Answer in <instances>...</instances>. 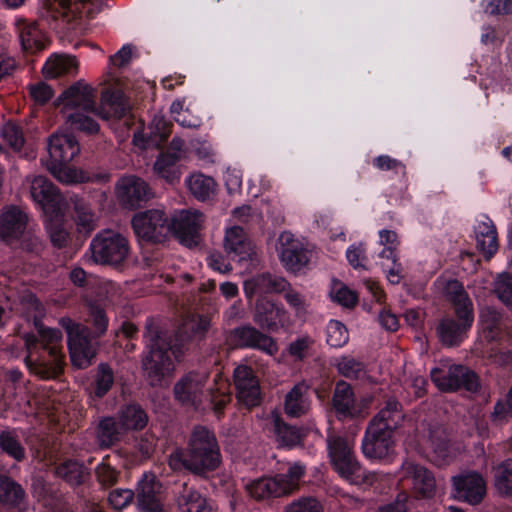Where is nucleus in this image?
<instances>
[{"instance_id":"nucleus-1","label":"nucleus","mask_w":512,"mask_h":512,"mask_svg":"<svg viewBox=\"0 0 512 512\" xmlns=\"http://www.w3.org/2000/svg\"><path fill=\"white\" fill-rule=\"evenodd\" d=\"M96 90L83 80H79L65 89L55 101L64 115L66 123L74 130L87 134L98 133L100 127L94 117L107 120L111 116L122 117L126 108L123 105L109 104L110 110L97 106Z\"/></svg>"},{"instance_id":"nucleus-2","label":"nucleus","mask_w":512,"mask_h":512,"mask_svg":"<svg viewBox=\"0 0 512 512\" xmlns=\"http://www.w3.org/2000/svg\"><path fill=\"white\" fill-rule=\"evenodd\" d=\"M220 463L221 452L216 436L204 426L192 430L186 452L177 449L168 458L172 470L186 469L199 475L216 470Z\"/></svg>"},{"instance_id":"nucleus-3","label":"nucleus","mask_w":512,"mask_h":512,"mask_svg":"<svg viewBox=\"0 0 512 512\" xmlns=\"http://www.w3.org/2000/svg\"><path fill=\"white\" fill-rule=\"evenodd\" d=\"M144 338L149 349L148 354L142 359L144 376L150 385H161L173 371L169 352L174 354L175 347L168 332L152 319L146 322Z\"/></svg>"},{"instance_id":"nucleus-4","label":"nucleus","mask_w":512,"mask_h":512,"mask_svg":"<svg viewBox=\"0 0 512 512\" xmlns=\"http://www.w3.org/2000/svg\"><path fill=\"white\" fill-rule=\"evenodd\" d=\"M306 473V467L295 462L290 464L286 473L274 477L260 478L246 485V491L255 500H265L289 496L300 488V481Z\"/></svg>"},{"instance_id":"nucleus-5","label":"nucleus","mask_w":512,"mask_h":512,"mask_svg":"<svg viewBox=\"0 0 512 512\" xmlns=\"http://www.w3.org/2000/svg\"><path fill=\"white\" fill-rule=\"evenodd\" d=\"M327 447L331 463L337 473L353 484L376 480L375 473H365L353 452V442L336 434H329Z\"/></svg>"},{"instance_id":"nucleus-6","label":"nucleus","mask_w":512,"mask_h":512,"mask_svg":"<svg viewBox=\"0 0 512 512\" xmlns=\"http://www.w3.org/2000/svg\"><path fill=\"white\" fill-rule=\"evenodd\" d=\"M89 250L94 263L117 266L128 258L130 246L122 234L104 230L92 239Z\"/></svg>"},{"instance_id":"nucleus-7","label":"nucleus","mask_w":512,"mask_h":512,"mask_svg":"<svg viewBox=\"0 0 512 512\" xmlns=\"http://www.w3.org/2000/svg\"><path fill=\"white\" fill-rule=\"evenodd\" d=\"M59 324L67 333L72 365L79 369L89 367L97 351L96 344L90 337L89 329L82 324L75 323L68 317L61 318Z\"/></svg>"},{"instance_id":"nucleus-8","label":"nucleus","mask_w":512,"mask_h":512,"mask_svg":"<svg viewBox=\"0 0 512 512\" xmlns=\"http://www.w3.org/2000/svg\"><path fill=\"white\" fill-rule=\"evenodd\" d=\"M43 349L48 351L49 361L43 360L35 366V374L41 378L57 377L62 372L63 354L61 351L62 333L58 329L45 328L41 323L35 326Z\"/></svg>"},{"instance_id":"nucleus-9","label":"nucleus","mask_w":512,"mask_h":512,"mask_svg":"<svg viewBox=\"0 0 512 512\" xmlns=\"http://www.w3.org/2000/svg\"><path fill=\"white\" fill-rule=\"evenodd\" d=\"M25 182L29 185L32 199L41 206L45 214L61 216L66 211L67 202L58 188L41 175L28 176Z\"/></svg>"},{"instance_id":"nucleus-10","label":"nucleus","mask_w":512,"mask_h":512,"mask_svg":"<svg viewBox=\"0 0 512 512\" xmlns=\"http://www.w3.org/2000/svg\"><path fill=\"white\" fill-rule=\"evenodd\" d=\"M399 484L409 487L418 496L430 498L435 494L436 481L433 474L423 465L407 458L398 470Z\"/></svg>"},{"instance_id":"nucleus-11","label":"nucleus","mask_w":512,"mask_h":512,"mask_svg":"<svg viewBox=\"0 0 512 512\" xmlns=\"http://www.w3.org/2000/svg\"><path fill=\"white\" fill-rule=\"evenodd\" d=\"M135 234L147 242H161L170 232L169 218L160 209L137 213L132 219Z\"/></svg>"},{"instance_id":"nucleus-12","label":"nucleus","mask_w":512,"mask_h":512,"mask_svg":"<svg viewBox=\"0 0 512 512\" xmlns=\"http://www.w3.org/2000/svg\"><path fill=\"white\" fill-rule=\"evenodd\" d=\"M27 222L28 216L21 209L16 206L5 207L0 214V238L10 242L24 235L29 243L25 244V241H23V247L27 250L36 249L40 242L30 232L25 233Z\"/></svg>"},{"instance_id":"nucleus-13","label":"nucleus","mask_w":512,"mask_h":512,"mask_svg":"<svg viewBox=\"0 0 512 512\" xmlns=\"http://www.w3.org/2000/svg\"><path fill=\"white\" fill-rule=\"evenodd\" d=\"M431 379L441 391L445 392L460 388L474 392L479 387L478 376L462 365H452L447 370L434 368L431 371Z\"/></svg>"},{"instance_id":"nucleus-14","label":"nucleus","mask_w":512,"mask_h":512,"mask_svg":"<svg viewBox=\"0 0 512 512\" xmlns=\"http://www.w3.org/2000/svg\"><path fill=\"white\" fill-rule=\"evenodd\" d=\"M394 433L368 424L362 440V452L366 458L389 461L395 454Z\"/></svg>"},{"instance_id":"nucleus-15","label":"nucleus","mask_w":512,"mask_h":512,"mask_svg":"<svg viewBox=\"0 0 512 512\" xmlns=\"http://www.w3.org/2000/svg\"><path fill=\"white\" fill-rule=\"evenodd\" d=\"M278 252L282 265L289 272L298 273L309 263L308 250L289 231H284L279 235Z\"/></svg>"},{"instance_id":"nucleus-16","label":"nucleus","mask_w":512,"mask_h":512,"mask_svg":"<svg viewBox=\"0 0 512 512\" xmlns=\"http://www.w3.org/2000/svg\"><path fill=\"white\" fill-rule=\"evenodd\" d=\"M169 224L170 232H173L182 244L191 247L198 243L199 231L204 224V216L197 210H182L172 217Z\"/></svg>"},{"instance_id":"nucleus-17","label":"nucleus","mask_w":512,"mask_h":512,"mask_svg":"<svg viewBox=\"0 0 512 512\" xmlns=\"http://www.w3.org/2000/svg\"><path fill=\"white\" fill-rule=\"evenodd\" d=\"M115 191L119 203L129 209L139 207L142 203L148 201L152 195L148 184L134 175L119 179Z\"/></svg>"},{"instance_id":"nucleus-18","label":"nucleus","mask_w":512,"mask_h":512,"mask_svg":"<svg viewBox=\"0 0 512 512\" xmlns=\"http://www.w3.org/2000/svg\"><path fill=\"white\" fill-rule=\"evenodd\" d=\"M233 377L238 401L248 408L259 405L260 385L253 369L246 365H240L235 368Z\"/></svg>"},{"instance_id":"nucleus-19","label":"nucleus","mask_w":512,"mask_h":512,"mask_svg":"<svg viewBox=\"0 0 512 512\" xmlns=\"http://www.w3.org/2000/svg\"><path fill=\"white\" fill-rule=\"evenodd\" d=\"M289 320L286 309L273 301L260 297L255 303L253 321L263 330L276 332L287 325Z\"/></svg>"},{"instance_id":"nucleus-20","label":"nucleus","mask_w":512,"mask_h":512,"mask_svg":"<svg viewBox=\"0 0 512 512\" xmlns=\"http://www.w3.org/2000/svg\"><path fill=\"white\" fill-rule=\"evenodd\" d=\"M455 497L469 504L480 503L486 495V483L483 477L470 472L453 477Z\"/></svg>"},{"instance_id":"nucleus-21","label":"nucleus","mask_w":512,"mask_h":512,"mask_svg":"<svg viewBox=\"0 0 512 512\" xmlns=\"http://www.w3.org/2000/svg\"><path fill=\"white\" fill-rule=\"evenodd\" d=\"M210 328V320L207 317L195 315L186 318L179 327L174 342V355L178 357L181 349L188 343L203 339Z\"/></svg>"},{"instance_id":"nucleus-22","label":"nucleus","mask_w":512,"mask_h":512,"mask_svg":"<svg viewBox=\"0 0 512 512\" xmlns=\"http://www.w3.org/2000/svg\"><path fill=\"white\" fill-rule=\"evenodd\" d=\"M232 340L236 346L258 349L269 355L278 351V346L271 337L250 325L234 329Z\"/></svg>"},{"instance_id":"nucleus-23","label":"nucleus","mask_w":512,"mask_h":512,"mask_svg":"<svg viewBox=\"0 0 512 512\" xmlns=\"http://www.w3.org/2000/svg\"><path fill=\"white\" fill-rule=\"evenodd\" d=\"M49 159L46 162L69 163L80 152V146L73 135L54 133L48 139Z\"/></svg>"},{"instance_id":"nucleus-24","label":"nucleus","mask_w":512,"mask_h":512,"mask_svg":"<svg viewBox=\"0 0 512 512\" xmlns=\"http://www.w3.org/2000/svg\"><path fill=\"white\" fill-rule=\"evenodd\" d=\"M161 484L152 474H145L138 484L137 505L143 512H161Z\"/></svg>"},{"instance_id":"nucleus-25","label":"nucleus","mask_w":512,"mask_h":512,"mask_svg":"<svg viewBox=\"0 0 512 512\" xmlns=\"http://www.w3.org/2000/svg\"><path fill=\"white\" fill-rule=\"evenodd\" d=\"M207 377L206 373H189L175 385L176 398L184 404L197 406L202 401Z\"/></svg>"},{"instance_id":"nucleus-26","label":"nucleus","mask_w":512,"mask_h":512,"mask_svg":"<svg viewBox=\"0 0 512 512\" xmlns=\"http://www.w3.org/2000/svg\"><path fill=\"white\" fill-rule=\"evenodd\" d=\"M457 317L459 322L453 319H444L437 328L442 343L447 346L458 345L474 320V315L471 312H469V318L464 315H457Z\"/></svg>"},{"instance_id":"nucleus-27","label":"nucleus","mask_w":512,"mask_h":512,"mask_svg":"<svg viewBox=\"0 0 512 512\" xmlns=\"http://www.w3.org/2000/svg\"><path fill=\"white\" fill-rule=\"evenodd\" d=\"M93 0H46L45 6L51 13V17H63L66 21H72L82 14H90Z\"/></svg>"},{"instance_id":"nucleus-28","label":"nucleus","mask_w":512,"mask_h":512,"mask_svg":"<svg viewBox=\"0 0 512 512\" xmlns=\"http://www.w3.org/2000/svg\"><path fill=\"white\" fill-rule=\"evenodd\" d=\"M332 404L336 412L343 417H360L364 416L361 409L356 405L355 395L352 387L345 381L337 382Z\"/></svg>"},{"instance_id":"nucleus-29","label":"nucleus","mask_w":512,"mask_h":512,"mask_svg":"<svg viewBox=\"0 0 512 512\" xmlns=\"http://www.w3.org/2000/svg\"><path fill=\"white\" fill-rule=\"evenodd\" d=\"M309 385L301 381L286 394L284 401L285 413L291 417H300L310 409Z\"/></svg>"},{"instance_id":"nucleus-30","label":"nucleus","mask_w":512,"mask_h":512,"mask_svg":"<svg viewBox=\"0 0 512 512\" xmlns=\"http://www.w3.org/2000/svg\"><path fill=\"white\" fill-rule=\"evenodd\" d=\"M72 204V218L79 233L90 234L98 226V218L90 205L77 195L69 198Z\"/></svg>"},{"instance_id":"nucleus-31","label":"nucleus","mask_w":512,"mask_h":512,"mask_svg":"<svg viewBox=\"0 0 512 512\" xmlns=\"http://www.w3.org/2000/svg\"><path fill=\"white\" fill-rule=\"evenodd\" d=\"M79 62L75 56L67 54H54L49 57L42 68L46 78L61 76H75L78 73Z\"/></svg>"},{"instance_id":"nucleus-32","label":"nucleus","mask_w":512,"mask_h":512,"mask_svg":"<svg viewBox=\"0 0 512 512\" xmlns=\"http://www.w3.org/2000/svg\"><path fill=\"white\" fill-rule=\"evenodd\" d=\"M403 420L401 404L395 399H389L369 424L394 433L402 425Z\"/></svg>"},{"instance_id":"nucleus-33","label":"nucleus","mask_w":512,"mask_h":512,"mask_svg":"<svg viewBox=\"0 0 512 512\" xmlns=\"http://www.w3.org/2000/svg\"><path fill=\"white\" fill-rule=\"evenodd\" d=\"M477 248L490 259L498 250L497 231L493 222L485 218L479 221L474 229Z\"/></svg>"},{"instance_id":"nucleus-34","label":"nucleus","mask_w":512,"mask_h":512,"mask_svg":"<svg viewBox=\"0 0 512 512\" xmlns=\"http://www.w3.org/2000/svg\"><path fill=\"white\" fill-rule=\"evenodd\" d=\"M224 246L227 252L237 255L240 261L252 259L255 254L254 246L241 227L235 226L226 231Z\"/></svg>"},{"instance_id":"nucleus-35","label":"nucleus","mask_w":512,"mask_h":512,"mask_svg":"<svg viewBox=\"0 0 512 512\" xmlns=\"http://www.w3.org/2000/svg\"><path fill=\"white\" fill-rule=\"evenodd\" d=\"M18 30L21 45L25 51L35 53L45 48L46 37L37 24L19 21Z\"/></svg>"},{"instance_id":"nucleus-36","label":"nucleus","mask_w":512,"mask_h":512,"mask_svg":"<svg viewBox=\"0 0 512 512\" xmlns=\"http://www.w3.org/2000/svg\"><path fill=\"white\" fill-rule=\"evenodd\" d=\"M46 169L60 183L65 185L79 184L88 181V176L80 169L68 163L44 162Z\"/></svg>"},{"instance_id":"nucleus-37","label":"nucleus","mask_w":512,"mask_h":512,"mask_svg":"<svg viewBox=\"0 0 512 512\" xmlns=\"http://www.w3.org/2000/svg\"><path fill=\"white\" fill-rule=\"evenodd\" d=\"M445 294L454 305L456 315L469 317V312L473 313V304L463 285L458 280H449L444 288Z\"/></svg>"},{"instance_id":"nucleus-38","label":"nucleus","mask_w":512,"mask_h":512,"mask_svg":"<svg viewBox=\"0 0 512 512\" xmlns=\"http://www.w3.org/2000/svg\"><path fill=\"white\" fill-rule=\"evenodd\" d=\"M176 502L180 512H210L206 499L186 484L182 485Z\"/></svg>"},{"instance_id":"nucleus-39","label":"nucleus","mask_w":512,"mask_h":512,"mask_svg":"<svg viewBox=\"0 0 512 512\" xmlns=\"http://www.w3.org/2000/svg\"><path fill=\"white\" fill-rule=\"evenodd\" d=\"M117 418L126 432L143 429L148 423L145 411L136 404L127 405L120 409Z\"/></svg>"},{"instance_id":"nucleus-40","label":"nucleus","mask_w":512,"mask_h":512,"mask_svg":"<svg viewBox=\"0 0 512 512\" xmlns=\"http://www.w3.org/2000/svg\"><path fill=\"white\" fill-rule=\"evenodd\" d=\"M191 194L198 200L205 201L214 196L217 190L215 180L202 173H194L186 180Z\"/></svg>"},{"instance_id":"nucleus-41","label":"nucleus","mask_w":512,"mask_h":512,"mask_svg":"<svg viewBox=\"0 0 512 512\" xmlns=\"http://www.w3.org/2000/svg\"><path fill=\"white\" fill-rule=\"evenodd\" d=\"M125 433L118 418L106 417L99 422L97 438L101 446L110 447Z\"/></svg>"},{"instance_id":"nucleus-42","label":"nucleus","mask_w":512,"mask_h":512,"mask_svg":"<svg viewBox=\"0 0 512 512\" xmlns=\"http://www.w3.org/2000/svg\"><path fill=\"white\" fill-rule=\"evenodd\" d=\"M49 220L46 224V230L52 244L55 247H65L69 241L70 234L64 223V215L56 216L55 214H46Z\"/></svg>"},{"instance_id":"nucleus-43","label":"nucleus","mask_w":512,"mask_h":512,"mask_svg":"<svg viewBox=\"0 0 512 512\" xmlns=\"http://www.w3.org/2000/svg\"><path fill=\"white\" fill-rule=\"evenodd\" d=\"M25 499V491L14 480L0 476V503L19 506Z\"/></svg>"},{"instance_id":"nucleus-44","label":"nucleus","mask_w":512,"mask_h":512,"mask_svg":"<svg viewBox=\"0 0 512 512\" xmlns=\"http://www.w3.org/2000/svg\"><path fill=\"white\" fill-rule=\"evenodd\" d=\"M494 486L505 496H512V460L508 459L494 468Z\"/></svg>"},{"instance_id":"nucleus-45","label":"nucleus","mask_w":512,"mask_h":512,"mask_svg":"<svg viewBox=\"0 0 512 512\" xmlns=\"http://www.w3.org/2000/svg\"><path fill=\"white\" fill-rule=\"evenodd\" d=\"M172 124L167 121L163 115H155L151 121L148 145L160 146L171 134Z\"/></svg>"},{"instance_id":"nucleus-46","label":"nucleus","mask_w":512,"mask_h":512,"mask_svg":"<svg viewBox=\"0 0 512 512\" xmlns=\"http://www.w3.org/2000/svg\"><path fill=\"white\" fill-rule=\"evenodd\" d=\"M179 159L180 156L175 153L160 154L154 163L155 173L169 182L174 181L178 178L175 164Z\"/></svg>"},{"instance_id":"nucleus-47","label":"nucleus","mask_w":512,"mask_h":512,"mask_svg":"<svg viewBox=\"0 0 512 512\" xmlns=\"http://www.w3.org/2000/svg\"><path fill=\"white\" fill-rule=\"evenodd\" d=\"M94 383L95 396L98 398L105 396L114 383V373L112 368L105 363L98 365L96 374L94 376Z\"/></svg>"},{"instance_id":"nucleus-48","label":"nucleus","mask_w":512,"mask_h":512,"mask_svg":"<svg viewBox=\"0 0 512 512\" xmlns=\"http://www.w3.org/2000/svg\"><path fill=\"white\" fill-rule=\"evenodd\" d=\"M0 447L17 461H21L25 457V449L14 431H2L0 433Z\"/></svg>"},{"instance_id":"nucleus-49","label":"nucleus","mask_w":512,"mask_h":512,"mask_svg":"<svg viewBox=\"0 0 512 512\" xmlns=\"http://www.w3.org/2000/svg\"><path fill=\"white\" fill-rule=\"evenodd\" d=\"M330 297L334 302L346 308H352L358 302L357 293L349 289L340 281H333L330 290Z\"/></svg>"},{"instance_id":"nucleus-50","label":"nucleus","mask_w":512,"mask_h":512,"mask_svg":"<svg viewBox=\"0 0 512 512\" xmlns=\"http://www.w3.org/2000/svg\"><path fill=\"white\" fill-rule=\"evenodd\" d=\"M274 428L277 440L284 446H295L300 443V432L296 427L289 426L281 421L279 417L274 420Z\"/></svg>"},{"instance_id":"nucleus-51","label":"nucleus","mask_w":512,"mask_h":512,"mask_svg":"<svg viewBox=\"0 0 512 512\" xmlns=\"http://www.w3.org/2000/svg\"><path fill=\"white\" fill-rule=\"evenodd\" d=\"M480 322L484 331H488V337L495 339L501 330L502 316L492 307H486L481 311Z\"/></svg>"},{"instance_id":"nucleus-52","label":"nucleus","mask_w":512,"mask_h":512,"mask_svg":"<svg viewBox=\"0 0 512 512\" xmlns=\"http://www.w3.org/2000/svg\"><path fill=\"white\" fill-rule=\"evenodd\" d=\"M338 372L346 378L358 379L364 376V364L351 356H343L337 360Z\"/></svg>"},{"instance_id":"nucleus-53","label":"nucleus","mask_w":512,"mask_h":512,"mask_svg":"<svg viewBox=\"0 0 512 512\" xmlns=\"http://www.w3.org/2000/svg\"><path fill=\"white\" fill-rule=\"evenodd\" d=\"M56 473L59 477L66 480L71 485H79L83 482L85 472L83 467L77 462L68 461L58 466Z\"/></svg>"},{"instance_id":"nucleus-54","label":"nucleus","mask_w":512,"mask_h":512,"mask_svg":"<svg viewBox=\"0 0 512 512\" xmlns=\"http://www.w3.org/2000/svg\"><path fill=\"white\" fill-rule=\"evenodd\" d=\"M379 243L384 246L382 251L379 253L380 258L395 257V254H399L398 248L400 240L395 231L387 229L380 230Z\"/></svg>"},{"instance_id":"nucleus-55","label":"nucleus","mask_w":512,"mask_h":512,"mask_svg":"<svg viewBox=\"0 0 512 512\" xmlns=\"http://www.w3.org/2000/svg\"><path fill=\"white\" fill-rule=\"evenodd\" d=\"M349 339L346 327L337 320H331L327 325V343L331 347H342Z\"/></svg>"},{"instance_id":"nucleus-56","label":"nucleus","mask_w":512,"mask_h":512,"mask_svg":"<svg viewBox=\"0 0 512 512\" xmlns=\"http://www.w3.org/2000/svg\"><path fill=\"white\" fill-rule=\"evenodd\" d=\"M494 292L498 299L512 310V276L501 274L494 284Z\"/></svg>"},{"instance_id":"nucleus-57","label":"nucleus","mask_w":512,"mask_h":512,"mask_svg":"<svg viewBox=\"0 0 512 512\" xmlns=\"http://www.w3.org/2000/svg\"><path fill=\"white\" fill-rule=\"evenodd\" d=\"M284 512H324L323 505L315 497H300L285 506Z\"/></svg>"},{"instance_id":"nucleus-58","label":"nucleus","mask_w":512,"mask_h":512,"mask_svg":"<svg viewBox=\"0 0 512 512\" xmlns=\"http://www.w3.org/2000/svg\"><path fill=\"white\" fill-rule=\"evenodd\" d=\"M382 261L381 266L386 274L388 281L391 284H399L403 278V267L399 261V254H395V257H385L381 258Z\"/></svg>"},{"instance_id":"nucleus-59","label":"nucleus","mask_w":512,"mask_h":512,"mask_svg":"<svg viewBox=\"0 0 512 512\" xmlns=\"http://www.w3.org/2000/svg\"><path fill=\"white\" fill-rule=\"evenodd\" d=\"M3 139L15 150H20L24 144V137L20 127L13 123L7 122L1 128Z\"/></svg>"},{"instance_id":"nucleus-60","label":"nucleus","mask_w":512,"mask_h":512,"mask_svg":"<svg viewBox=\"0 0 512 512\" xmlns=\"http://www.w3.org/2000/svg\"><path fill=\"white\" fill-rule=\"evenodd\" d=\"M431 447L436 456L446 461L450 457L449 443L446 439V435L442 429H437L430 434Z\"/></svg>"},{"instance_id":"nucleus-61","label":"nucleus","mask_w":512,"mask_h":512,"mask_svg":"<svg viewBox=\"0 0 512 512\" xmlns=\"http://www.w3.org/2000/svg\"><path fill=\"white\" fill-rule=\"evenodd\" d=\"M268 273L256 275L244 282V293L251 299L255 294L268 293Z\"/></svg>"},{"instance_id":"nucleus-62","label":"nucleus","mask_w":512,"mask_h":512,"mask_svg":"<svg viewBox=\"0 0 512 512\" xmlns=\"http://www.w3.org/2000/svg\"><path fill=\"white\" fill-rule=\"evenodd\" d=\"M95 474L98 482L104 487L114 485L119 476V472L106 462H102L96 467Z\"/></svg>"},{"instance_id":"nucleus-63","label":"nucleus","mask_w":512,"mask_h":512,"mask_svg":"<svg viewBox=\"0 0 512 512\" xmlns=\"http://www.w3.org/2000/svg\"><path fill=\"white\" fill-rule=\"evenodd\" d=\"M89 317L94 327L95 336H102L106 332L108 326V319L104 310L96 305H90Z\"/></svg>"},{"instance_id":"nucleus-64","label":"nucleus","mask_w":512,"mask_h":512,"mask_svg":"<svg viewBox=\"0 0 512 512\" xmlns=\"http://www.w3.org/2000/svg\"><path fill=\"white\" fill-rule=\"evenodd\" d=\"M134 498V492L130 489H115L109 493L108 501L115 510H122L128 506Z\"/></svg>"}]
</instances>
